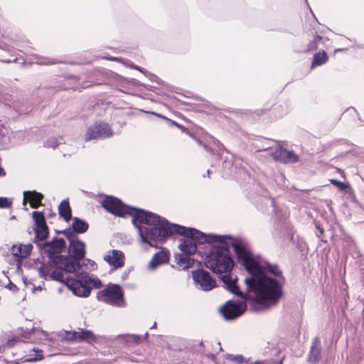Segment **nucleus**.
<instances>
[{
	"mask_svg": "<svg viewBox=\"0 0 364 364\" xmlns=\"http://www.w3.org/2000/svg\"><path fill=\"white\" fill-rule=\"evenodd\" d=\"M229 247L235 253L237 262L247 272L244 282L248 291L257 297L267 298L278 303L284 296L286 279L276 263H270L260 255H255L248 242L241 237L226 235Z\"/></svg>",
	"mask_w": 364,
	"mask_h": 364,
	"instance_id": "1",
	"label": "nucleus"
},
{
	"mask_svg": "<svg viewBox=\"0 0 364 364\" xmlns=\"http://www.w3.org/2000/svg\"><path fill=\"white\" fill-rule=\"evenodd\" d=\"M128 215L137 230L141 242L159 248V215L144 209L129 207Z\"/></svg>",
	"mask_w": 364,
	"mask_h": 364,
	"instance_id": "2",
	"label": "nucleus"
},
{
	"mask_svg": "<svg viewBox=\"0 0 364 364\" xmlns=\"http://www.w3.org/2000/svg\"><path fill=\"white\" fill-rule=\"evenodd\" d=\"M204 265L215 274L231 272L234 261L226 235L213 244L205 256Z\"/></svg>",
	"mask_w": 364,
	"mask_h": 364,
	"instance_id": "3",
	"label": "nucleus"
},
{
	"mask_svg": "<svg viewBox=\"0 0 364 364\" xmlns=\"http://www.w3.org/2000/svg\"><path fill=\"white\" fill-rule=\"evenodd\" d=\"M219 279L223 284V287L228 291L244 300H248L250 310L253 312L268 310L277 304L271 301L267 298L257 297L255 292L250 291L247 289L246 292L241 291L237 284V277L232 278L231 272L224 273Z\"/></svg>",
	"mask_w": 364,
	"mask_h": 364,
	"instance_id": "4",
	"label": "nucleus"
},
{
	"mask_svg": "<svg viewBox=\"0 0 364 364\" xmlns=\"http://www.w3.org/2000/svg\"><path fill=\"white\" fill-rule=\"evenodd\" d=\"M65 285L73 294L80 297H87L90 294L91 288H100L102 282L97 277L81 274L77 279L66 277Z\"/></svg>",
	"mask_w": 364,
	"mask_h": 364,
	"instance_id": "5",
	"label": "nucleus"
},
{
	"mask_svg": "<svg viewBox=\"0 0 364 364\" xmlns=\"http://www.w3.org/2000/svg\"><path fill=\"white\" fill-rule=\"evenodd\" d=\"M97 299L98 301L111 306L117 307L126 306V302L124 299V292L119 284H109L103 290L97 292Z\"/></svg>",
	"mask_w": 364,
	"mask_h": 364,
	"instance_id": "6",
	"label": "nucleus"
},
{
	"mask_svg": "<svg viewBox=\"0 0 364 364\" xmlns=\"http://www.w3.org/2000/svg\"><path fill=\"white\" fill-rule=\"evenodd\" d=\"M68 259L65 255H58L53 259L48 258L47 262L43 263L38 268V272L41 278L48 280V277L55 267H64L65 272H73V266L72 264H68Z\"/></svg>",
	"mask_w": 364,
	"mask_h": 364,
	"instance_id": "7",
	"label": "nucleus"
},
{
	"mask_svg": "<svg viewBox=\"0 0 364 364\" xmlns=\"http://www.w3.org/2000/svg\"><path fill=\"white\" fill-rule=\"evenodd\" d=\"M192 279L196 288L203 291H208L217 287L215 279L201 266L191 272Z\"/></svg>",
	"mask_w": 364,
	"mask_h": 364,
	"instance_id": "8",
	"label": "nucleus"
},
{
	"mask_svg": "<svg viewBox=\"0 0 364 364\" xmlns=\"http://www.w3.org/2000/svg\"><path fill=\"white\" fill-rule=\"evenodd\" d=\"M267 151V154L274 161L283 164H295L299 161V156L292 150H288L282 146L273 149L271 146H262L258 151Z\"/></svg>",
	"mask_w": 364,
	"mask_h": 364,
	"instance_id": "9",
	"label": "nucleus"
},
{
	"mask_svg": "<svg viewBox=\"0 0 364 364\" xmlns=\"http://www.w3.org/2000/svg\"><path fill=\"white\" fill-rule=\"evenodd\" d=\"M248 300H228L219 309L220 313L226 321H232L240 317L246 310Z\"/></svg>",
	"mask_w": 364,
	"mask_h": 364,
	"instance_id": "10",
	"label": "nucleus"
},
{
	"mask_svg": "<svg viewBox=\"0 0 364 364\" xmlns=\"http://www.w3.org/2000/svg\"><path fill=\"white\" fill-rule=\"evenodd\" d=\"M85 243L80 240L70 242L69 245L68 252L70 256L68 257L65 255V257L68 259L66 261L68 264L70 263L73 266L74 269L73 273L78 272L82 267L80 261L85 255Z\"/></svg>",
	"mask_w": 364,
	"mask_h": 364,
	"instance_id": "11",
	"label": "nucleus"
},
{
	"mask_svg": "<svg viewBox=\"0 0 364 364\" xmlns=\"http://www.w3.org/2000/svg\"><path fill=\"white\" fill-rule=\"evenodd\" d=\"M183 237H188L197 246L198 245L208 244L210 247L220 240L223 235L213 233L206 234L195 228L186 227Z\"/></svg>",
	"mask_w": 364,
	"mask_h": 364,
	"instance_id": "12",
	"label": "nucleus"
},
{
	"mask_svg": "<svg viewBox=\"0 0 364 364\" xmlns=\"http://www.w3.org/2000/svg\"><path fill=\"white\" fill-rule=\"evenodd\" d=\"M101 205L108 213L120 218L126 217L130 207L124 204L121 200L112 196H106L102 201Z\"/></svg>",
	"mask_w": 364,
	"mask_h": 364,
	"instance_id": "13",
	"label": "nucleus"
},
{
	"mask_svg": "<svg viewBox=\"0 0 364 364\" xmlns=\"http://www.w3.org/2000/svg\"><path fill=\"white\" fill-rule=\"evenodd\" d=\"M186 230V226L171 223L166 218L161 216V244L168 238H174L176 235L183 237Z\"/></svg>",
	"mask_w": 364,
	"mask_h": 364,
	"instance_id": "14",
	"label": "nucleus"
},
{
	"mask_svg": "<svg viewBox=\"0 0 364 364\" xmlns=\"http://www.w3.org/2000/svg\"><path fill=\"white\" fill-rule=\"evenodd\" d=\"M32 218L35 223V227L33 228L35 238L33 242L38 245V244H41L40 242L44 241L48 237V227L42 212L33 211L32 213Z\"/></svg>",
	"mask_w": 364,
	"mask_h": 364,
	"instance_id": "15",
	"label": "nucleus"
},
{
	"mask_svg": "<svg viewBox=\"0 0 364 364\" xmlns=\"http://www.w3.org/2000/svg\"><path fill=\"white\" fill-rule=\"evenodd\" d=\"M41 255H46L48 258L53 259L60 253L65 247V241L63 238L54 237L49 242L38 244Z\"/></svg>",
	"mask_w": 364,
	"mask_h": 364,
	"instance_id": "16",
	"label": "nucleus"
},
{
	"mask_svg": "<svg viewBox=\"0 0 364 364\" xmlns=\"http://www.w3.org/2000/svg\"><path fill=\"white\" fill-rule=\"evenodd\" d=\"M113 135V132L107 123L96 122L90 126L85 136V141L92 139H104Z\"/></svg>",
	"mask_w": 364,
	"mask_h": 364,
	"instance_id": "17",
	"label": "nucleus"
},
{
	"mask_svg": "<svg viewBox=\"0 0 364 364\" xmlns=\"http://www.w3.org/2000/svg\"><path fill=\"white\" fill-rule=\"evenodd\" d=\"M65 338L71 342H85L90 344L96 343L98 340L97 336L92 331L84 328H78V331L67 332Z\"/></svg>",
	"mask_w": 364,
	"mask_h": 364,
	"instance_id": "18",
	"label": "nucleus"
},
{
	"mask_svg": "<svg viewBox=\"0 0 364 364\" xmlns=\"http://www.w3.org/2000/svg\"><path fill=\"white\" fill-rule=\"evenodd\" d=\"M174 262L176 264H172L171 267L178 270H188L193 267L196 262L198 266H201L200 261L195 260L191 256L181 253L174 254Z\"/></svg>",
	"mask_w": 364,
	"mask_h": 364,
	"instance_id": "19",
	"label": "nucleus"
},
{
	"mask_svg": "<svg viewBox=\"0 0 364 364\" xmlns=\"http://www.w3.org/2000/svg\"><path fill=\"white\" fill-rule=\"evenodd\" d=\"M104 259L115 269H119L124 265L125 256L122 251L113 250L109 251L108 255L104 256Z\"/></svg>",
	"mask_w": 364,
	"mask_h": 364,
	"instance_id": "20",
	"label": "nucleus"
},
{
	"mask_svg": "<svg viewBox=\"0 0 364 364\" xmlns=\"http://www.w3.org/2000/svg\"><path fill=\"white\" fill-rule=\"evenodd\" d=\"M321 358V341L318 337L314 338L310 350L308 354L307 360L311 363H317Z\"/></svg>",
	"mask_w": 364,
	"mask_h": 364,
	"instance_id": "21",
	"label": "nucleus"
},
{
	"mask_svg": "<svg viewBox=\"0 0 364 364\" xmlns=\"http://www.w3.org/2000/svg\"><path fill=\"white\" fill-rule=\"evenodd\" d=\"M196 141L198 144L203 146V148L208 152H210L213 155L217 156L218 159H220L222 152L223 151H226L228 152V151L225 148L224 145L220 142L218 139L213 140V144L215 146L216 148H212L209 146H208L205 143L203 142L200 139H196Z\"/></svg>",
	"mask_w": 364,
	"mask_h": 364,
	"instance_id": "22",
	"label": "nucleus"
},
{
	"mask_svg": "<svg viewBox=\"0 0 364 364\" xmlns=\"http://www.w3.org/2000/svg\"><path fill=\"white\" fill-rule=\"evenodd\" d=\"M178 249L181 254H186L190 256L193 255L197 252V247L196 244L188 238V237H183L180 240Z\"/></svg>",
	"mask_w": 364,
	"mask_h": 364,
	"instance_id": "23",
	"label": "nucleus"
},
{
	"mask_svg": "<svg viewBox=\"0 0 364 364\" xmlns=\"http://www.w3.org/2000/svg\"><path fill=\"white\" fill-rule=\"evenodd\" d=\"M23 196V203H25L26 199L30 200L31 206L33 208H37L41 204V200L43 198V194L36 191H24Z\"/></svg>",
	"mask_w": 364,
	"mask_h": 364,
	"instance_id": "24",
	"label": "nucleus"
},
{
	"mask_svg": "<svg viewBox=\"0 0 364 364\" xmlns=\"http://www.w3.org/2000/svg\"><path fill=\"white\" fill-rule=\"evenodd\" d=\"M58 213L65 222H69L72 219V210L68 200H63L58 206Z\"/></svg>",
	"mask_w": 364,
	"mask_h": 364,
	"instance_id": "25",
	"label": "nucleus"
},
{
	"mask_svg": "<svg viewBox=\"0 0 364 364\" xmlns=\"http://www.w3.org/2000/svg\"><path fill=\"white\" fill-rule=\"evenodd\" d=\"M71 227L75 233L82 234L87 230L89 224L84 220H82L77 217H75L73 218Z\"/></svg>",
	"mask_w": 364,
	"mask_h": 364,
	"instance_id": "26",
	"label": "nucleus"
},
{
	"mask_svg": "<svg viewBox=\"0 0 364 364\" xmlns=\"http://www.w3.org/2000/svg\"><path fill=\"white\" fill-rule=\"evenodd\" d=\"M328 59V56L325 50H321L316 53L314 55L311 68H314L317 66H321L326 63Z\"/></svg>",
	"mask_w": 364,
	"mask_h": 364,
	"instance_id": "27",
	"label": "nucleus"
},
{
	"mask_svg": "<svg viewBox=\"0 0 364 364\" xmlns=\"http://www.w3.org/2000/svg\"><path fill=\"white\" fill-rule=\"evenodd\" d=\"M161 119H162L164 122V123L166 124V126L176 127L179 129H181L182 131V132L186 133V134H188V136H190L192 138H195L194 135L186 127H185L184 126L181 125V124H179L176 122L171 120L162 114H161Z\"/></svg>",
	"mask_w": 364,
	"mask_h": 364,
	"instance_id": "28",
	"label": "nucleus"
},
{
	"mask_svg": "<svg viewBox=\"0 0 364 364\" xmlns=\"http://www.w3.org/2000/svg\"><path fill=\"white\" fill-rule=\"evenodd\" d=\"M64 272H65V268L64 267H55L50 274L48 279L65 284Z\"/></svg>",
	"mask_w": 364,
	"mask_h": 364,
	"instance_id": "29",
	"label": "nucleus"
},
{
	"mask_svg": "<svg viewBox=\"0 0 364 364\" xmlns=\"http://www.w3.org/2000/svg\"><path fill=\"white\" fill-rule=\"evenodd\" d=\"M323 39L322 36L318 34H316L314 40L311 41L308 45L306 51L311 52L316 50L318 48V42L321 41Z\"/></svg>",
	"mask_w": 364,
	"mask_h": 364,
	"instance_id": "30",
	"label": "nucleus"
},
{
	"mask_svg": "<svg viewBox=\"0 0 364 364\" xmlns=\"http://www.w3.org/2000/svg\"><path fill=\"white\" fill-rule=\"evenodd\" d=\"M148 336L149 333L147 332L145 333L144 338L135 334H129L125 336V341L127 342V343H139L143 339H146Z\"/></svg>",
	"mask_w": 364,
	"mask_h": 364,
	"instance_id": "31",
	"label": "nucleus"
},
{
	"mask_svg": "<svg viewBox=\"0 0 364 364\" xmlns=\"http://www.w3.org/2000/svg\"><path fill=\"white\" fill-rule=\"evenodd\" d=\"M159 266V251L156 252L147 265L148 271H154Z\"/></svg>",
	"mask_w": 364,
	"mask_h": 364,
	"instance_id": "32",
	"label": "nucleus"
},
{
	"mask_svg": "<svg viewBox=\"0 0 364 364\" xmlns=\"http://www.w3.org/2000/svg\"><path fill=\"white\" fill-rule=\"evenodd\" d=\"M226 358L237 364H242L244 363L249 362V360H246L245 358L243 357L242 355L227 354Z\"/></svg>",
	"mask_w": 364,
	"mask_h": 364,
	"instance_id": "33",
	"label": "nucleus"
},
{
	"mask_svg": "<svg viewBox=\"0 0 364 364\" xmlns=\"http://www.w3.org/2000/svg\"><path fill=\"white\" fill-rule=\"evenodd\" d=\"M57 232L63 234L66 237V238L70 241V243L77 240L75 232L73 231V230H70V228L58 231Z\"/></svg>",
	"mask_w": 364,
	"mask_h": 364,
	"instance_id": "34",
	"label": "nucleus"
},
{
	"mask_svg": "<svg viewBox=\"0 0 364 364\" xmlns=\"http://www.w3.org/2000/svg\"><path fill=\"white\" fill-rule=\"evenodd\" d=\"M36 63L38 65H53V64L58 63V61L55 60L53 58H48L46 57L38 56L36 58Z\"/></svg>",
	"mask_w": 364,
	"mask_h": 364,
	"instance_id": "35",
	"label": "nucleus"
},
{
	"mask_svg": "<svg viewBox=\"0 0 364 364\" xmlns=\"http://www.w3.org/2000/svg\"><path fill=\"white\" fill-rule=\"evenodd\" d=\"M330 183L341 191H346L350 188L348 183L343 182L337 179H330Z\"/></svg>",
	"mask_w": 364,
	"mask_h": 364,
	"instance_id": "36",
	"label": "nucleus"
},
{
	"mask_svg": "<svg viewBox=\"0 0 364 364\" xmlns=\"http://www.w3.org/2000/svg\"><path fill=\"white\" fill-rule=\"evenodd\" d=\"M63 141V139L50 138L45 142V146L55 149Z\"/></svg>",
	"mask_w": 364,
	"mask_h": 364,
	"instance_id": "37",
	"label": "nucleus"
},
{
	"mask_svg": "<svg viewBox=\"0 0 364 364\" xmlns=\"http://www.w3.org/2000/svg\"><path fill=\"white\" fill-rule=\"evenodd\" d=\"M170 259V254L168 249L161 247V265L167 264Z\"/></svg>",
	"mask_w": 364,
	"mask_h": 364,
	"instance_id": "38",
	"label": "nucleus"
},
{
	"mask_svg": "<svg viewBox=\"0 0 364 364\" xmlns=\"http://www.w3.org/2000/svg\"><path fill=\"white\" fill-rule=\"evenodd\" d=\"M21 258H26L30 256L33 250V245L31 243L26 245H21Z\"/></svg>",
	"mask_w": 364,
	"mask_h": 364,
	"instance_id": "39",
	"label": "nucleus"
},
{
	"mask_svg": "<svg viewBox=\"0 0 364 364\" xmlns=\"http://www.w3.org/2000/svg\"><path fill=\"white\" fill-rule=\"evenodd\" d=\"M160 85H161V104L165 105V102H164V101H163L165 99V97H167L168 99H169V98H171L172 96H171V95L165 92L166 85L163 81L161 80Z\"/></svg>",
	"mask_w": 364,
	"mask_h": 364,
	"instance_id": "40",
	"label": "nucleus"
},
{
	"mask_svg": "<svg viewBox=\"0 0 364 364\" xmlns=\"http://www.w3.org/2000/svg\"><path fill=\"white\" fill-rule=\"evenodd\" d=\"M11 205V200L6 197H0V208H10Z\"/></svg>",
	"mask_w": 364,
	"mask_h": 364,
	"instance_id": "41",
	"label": "nucleus"
},
{
	"mask_svg": "<svg viewBox=\"0 0 364 364\" xmlns=\"http://www.w3.org/2000/svg\"><path fill=\"white\" fill-rule=\"evenodd\" d=\"M11 254L16 257L21 258V245L17 247L16 245H13L11 247Z\"/></svg>",
	"mask_w": 364,
	"mask_h": 364,
	"instance_id": "42",
	"label": "nucleus"
},
{
	"mask_svg": "<svg viewBox=\"0 0 364 364\" xmlns=\"http://www.w3.org/2000/svg\"><path fill=\"white\" fill-rule=\"evenodd\" d=\"M19 341V338L17 336H14L10 339H9L6 342V346L9 348L14 347L16 343Z\"/></svg>",
	"mask_w": 364,
	"mask_h": 364,
	"instance_id": "43",
	"label": "nucleus"
},
{
	"mask_svg": "<svg viewBox=\"0 0 364 364\" xmlns=\"http://www.w3.org/2000/svg\"><path fill=\"white\" fill-rule=\"evenodd\" d=\"M133 268L132 267H129L128 269H127L124 272L123 274H122V280H126L128 279L129 277V274H130V272L132 271Z\"/></svg>",
	"mask_w": 364,
	"mask_h": 364,
	"instance_id": "44",
	"label": "nucleus"
},
{
	"mask_svg": "<svg viewBox=\"0 0 364 364\" xmlns=\"http://www.w3.org/2000/svg\"><path fill=\"white\" fill-rule=\"evenodd\" d=\"M269 350H270V347H269V346H267V347L265 348V350H264V353H268V351H269ZM279 350L277 348H272V349L271 350V353H270V354H269V355H277V353H279Z\"/></svg>",
	"mask_w": 364,
	"mask_h": 364,
	"instance_id": "45",
	"label": "nucleus"
},
{
	"mask_svg": "<svg viewBox=\"0 0 364 364\" xmlns=\"http://www.w3.org/2000/svg\"><path fill=\"white\" fill-rule=\"evenodd\" d=\"M350 109H353V111L356 114L359 121L360 122V126H364V121L360 117V114H359L358 112L356 110V109L354 108V107H349L348 109V110H350Z\"/></svg>",
	"mask_w": 364,
	"mask_h": 364,
	"instance_id": "46",
	"label": "nucleus"
},
{
	"mask_svg": "<svg viewBox=\"0 0 364 364\" xmlns=\"http://www.w3.org/2000/svg\"><path fill=\"white\" fill-rule=\"evenodd\" d=\"M6 288L13 291H16L18 290V287H16V285L11 282L6 285Z\"/></svg>",
	"mask_w": 364,
	"mask_h": 364,
	"instance_id": "47",
	"label": "nucleus"
},
{
	"mask_svg": "<svg viewBox=\"0 0 364 364\" xmlns=\"http://www.w3.org/2000/svg\"><path fill=\"white\" fill-rule=\"evenodd\" d=\"M316 234L317 237H321L323 234V232H324L323 230L321 229L318 225H316Z\"/></svg>",
	"mask_w": 364,
	"mask_h": 364,
	"instance_id": "48",
	"label": "nucleus"
},
{
	"mask_svg": "<svg viewBox=\"0 0 364 364\" xmlns=\"http://www.w3.org/2000/svg\"><path fill=\"white\" fill-rule=\"evenodd\" d=\"M16 109L20 114H26L31 111V109H28V108L23 109L22 107H18Z\"/></svg>",
	"mask_w": 364,
	"mask_h": 364,
	"instance_id": "49",
	"label": "nucleus"
},
{
	"mask_svg": "<svg viewBox=\"0 0 364 364\" xmlns=\"http://www.w3.org/2000/svg\"><path fill=\"white\" fill-rule=\"evenodd\" d=\"M43 358V356L42 353H41V354L37 355L36 357H33V358H29L28 360L31 361V362H33V361H37V360H41Z\"/></svg>",
	"mask_w": 364,
	"mask_h": 364,
	"instance_id": "50",
	"label": "nucleus"
},
{
	"mask_svg": "<svg viewBox=\"0 0 364 364\" xmlns=\"http://www.w3.org/2000/svg\"><path fill=\"white\" fill-rule=\"evenodd\" d=\"M232 166V161H228L225 159L223 162V167L225 168H230Z\"/></svg>",
	"mask_w": 364,
	"mask_h": 364,
	"instance_id": "51",
	"label": "nucleus"
},
{
	"mask_svg": "<svg viewBox=\"0 0 364 364\" xmlns=\"http://www.w3.org/2000/svg\"><path fill=\"white\" fill-rule=\"evenodd\" d=\"M338 141L341 143V144H348V145H350V143L348 140L347 139H341L338 140Z\"/></svg>",
	"mask_w": 364,
	"mask_h": 364,
	"instance_id": "52",
	"label": "nucleus"
},
{
	"mask_svg": "<svg viewBox=\"0 0 364 364\" xmlns=\"http://www.w3.org/2000/svg\"><path fill=\"white\" fill-rule=\"evenodd\" d=\"M6 175V173L3 168L0 166V176H4Z\"/></svg>",
	"mask_w": 364,
	"mask_h": 364,
	"instance_id": "53",
	"label": "nucleus"
},
{
	"mask_svg": "<svg viewBox=\"0 0 364 364\" xmlns=\"http://www.w3.org/2000/svg\"><path fill=\"white\" fill-rule=\"evenodd\" d=\"M39 331L40 330H38V328H35V327H32V328L31 329V332L29 333V334L31 333H35L36 331Z\"/></svg>",
	"mask_w": 364,
	"mask_h": 364,
	"instance_id": "54",
	"label": "nucleus"
},
{
	"mask_svg": "<svg viewBox=\"0 0 364 364\" xmlns=\"http://www.w3.org/2000/svg\"><path fill=\"white\" fill-rule=\"evenodd\" d=\"M264 363V360H256L254 363H251L250 364H263Z\"/></svg>",
	"mask_w": 364,
	"mask_h": 364,
	"instance_id": "55",
	"label": "nucleus"
},
{
	"mask_svg": "<svg viewBox=\"0 0 364 364\" xmlns=\"http://www.w3.org/2000/svg\"><path fill=\"white\" fill-rule=\"evenodd\" d=\"M269 203H270V204H271V205H272V207L273 208V210H274L275 208H274V199L271 198L270 200H269Z\"/></svg>",
	"mask_w": 364,
	"mask_h": 364,
	"instance_id": "56",
	"label": "nucleus"
},
{
	"mask_svg": "<svg viewBox=\"0 0 364 364\" xmlns=\"http://www.w3.org/2000/svg\"><path fill=\"white\" fill-rule=\"evenodd\" d=\"M348 48H337L335 50V52L337 53V52H341V51H344V50H347Z\"/></svg>",
	"mask_w": 364,
	"mask_h": 364,
	"instance_id": "57",
	"label": "nucleus"
},
{
	"mask_svg": "<svg viewBox=\"0 0 364 364\" xmlns=\"http://www.w3.org/2000/svg\"><path fill=\"white\" fill-rule=\"evenodd\" d=\"M131 67L134 68V69H136V70L141 71V68L140 67L137 66V65H132Z\"/></svg>",
	"mask_w": 364,
	"mask_h": 364,
	"instance_id": "58",
	"label": "nucleus"
},
{
	"mask_svg": "<svg viewBox=\"0 0 364 364\" xmlns=\"http://www.w3.org/2000/svg\"><path fill=\"white\" fill-rule=\"evenodd\" d=\"M304 1H305L306 4H307L308 7L309 8V9H310V11H311V12L312 15L314 16V18H316V17H315V16H314V13H313V11H311V8H310L309 5V4H308L307 0H304Z\"/></svg>",
	"mask_w": 364,
	"mask_h": 364,
	"instance_id": "59",
	"label": "nucleus"
},
{
	"mask_svg": "<svg viewBox=\"0 0 364 364\" xmlns=\"http://www.w3.org/2000/svg\"><path fill=\"white\" fill-rule=\"evenodd\" d=\"M156 326H157V323H156V322L155 321V322L154 323L153 326H152L150 328H151V329H152V328H156Z\"/></svg>",
	"mask_w": 364,
	"mask_h": 364,
	"instance_id": "60",
	"label": "nucleus"
},
{
	"mask_svg": "<svg viewBox=\"0 0 364 364\" xmlns=\"http://www.w3.org/2000/svg\"><path fill=\"white\" fill-rule=\"evenodd\" d=\"M55 216V213H50L49 215H48V217L49 218H52V217H54Z\"/></svg>",
	"mask_w": 364,
	"mask_h": 364,
	"instance_id": "61",
	"label": "nucleus"
},
{
	"mask_svg": "<svg viewBox=\"0 0 364 364\" xmlns=\"http://www.w3.org/2000/svg\"><path fill=\"white\" fill-rule=\"evenodd\" d=\"M151 114H154V115H156V116H157V117H159V114H158V113H156V112H151Z\"/></svg>",
	"mask_w": 364,
	"mask_h": 364,
	"instance_id": "62",
	"label": "nucleus"
},
{
	"mask_svg": "<svg viewBox=\"0 0 364 364\" xmlns=\"http://www.w3.org/2000/svg\"><path fill=\"white\" fill-rule=\"evenodd\" d=\"M210 173V170H208V171H207V176H209Z\"/></svg>",
	"mask_w": 364,
	"mask_h": 364,
	"instance_id": "63",
	"label": "nucleus"
},
{
	"mask_svg": "<svg viewBox=\"0 0 364 364\" xmlns=\"http://www.w3.org/2000/svg\"><path fill=\"white\" fill-rule=\"evenodd\" d=\"M127 287H131V288H134V285H130V286H127Z\"/></svg>",
	"mask_w": 364,
	"mask_h": 364,
	"instance_id": "64",
	"label": "nucleus"
}]
</instances>
